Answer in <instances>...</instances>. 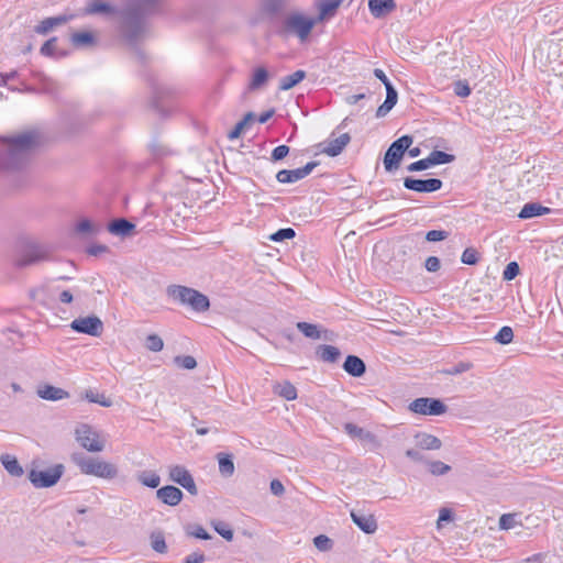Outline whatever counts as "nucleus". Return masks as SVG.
<instances>
[{
	"instance_id": "f257e3e1",
	"label": "nucleus",
	"mask_w": 563,
	"mask_h": 563,
	"mask_svg": "<svg viewBox=\"0 0 563 563\" xmlns=\"http://www.w3.org/2000/svg\"><path fill=\"white\" fill-rule=\"evenodd\" d=\"M163 0H130L120 10V31L126 43L136 45L146 36V19L162 12Z\"/></svg>"
},
{
	"instance_id": "f03ea898",
	"label": "nucleus",
	"mask_w": 563,
	"mask_h": 563,
	"mask_svg": "<svg viewBox=\"0 0 563 563\" xmlns=\"http://www.w3.org/2000/svg\"><path fill=\"white\" fill-rule=\"evenodd\" d=\"M8 147L0 154V166L7 170L24 167L32 147L35 145L33 133H22L14 137L3 139Z\"/></svg>"
},
{
	"instance_id": "7ed1b4c3",
	"label": "nucleus",
	"mask_w": 563,
	"mask_h": 563,
	"mask_svg": "<svg viewBox=\"0 0 563 563\" xmlns=\"http://www.w3.org/2000/svg\"><path fill=\"white\" fill-rule=\"evenodd\" d=\"M316 22L317 21L314 19L294 12L284 16L280 21H276L272 32L282 38L297 36L301 42H303L310 35Z\"/></svg>"
},
{
	"instance_id": "20e7f679",
	"label": "nucleus",
	"mask_w": 563,
	"mask_h": 563,
	"mask_svg": "<svg viewBox=\"0 0 563 563\" xmlns=\"http://www.w3.org/2000/svg\"><path fill=\"white\" fill-rule=\"evenodd\" d=\"M73 462L85 475H91L104 479H113L118 476V467L98 457L87 456L82 453L73 454Z\"/></svg>"
},
{
	"instance_id": "39448f33",
	"label": "nucleus",
	"mask_w": 563,
	"mask_h": 563,
	"mask_svg": "<svg viewBox=\"0 0 563 563\" xmlns=\"http://www.w3.org/2000/svg\"><path fill=\"white\" fill-rule=\"evenodd\" d=\"M167 295L181 305L189 306L196 312H205L210 307L209 298L190 287L170 285L167 287Z\"/></svg>"
},
{
	"instance_id": "423d86ee",
	"label": "nucleus",
	"mask_w": 563,
	"mask_h": 563,
	"mask_svg": "<svg viewBox=\"0 0 563 563\" xmlns=\"http://www.w3.org/2000/svg\"><path fill=\"white\" fill-rule=\"evenodd\" d=\"M412 142V136L402 135L389 145L384 156V167L387 172H394L399 167L404 154Z\"/></svg>"
},
{
	"instance_id": "0eeeda50",
	"label": "nucleus",
	"mask_w": 563,
	"mask_h": 563,
	"mask_svg": "<svg viewBox=\"0 0 563 563\" xmlns=\"http://www.w3.org/2000/svg\"><path fill=\"white\" fill-rule=\"evenodd\" d=\"M64 465L56 464L47 470H31L29 481L36 488H48L54 486L64 474Z\"/></svg>"
},
{
	"instance_id": "6e6552de",
	"label": "nucleus",
	"mask_w": 563,
	"mask_h": 563,
	"mask_svg": "<svg viewBox=\"0 0 563 563\" xmlns=\"http://www.w3.org/2000/svg\"><path fill=\"white\" fill-rule=\"evenodd\" d=\"M77 442L89 452H101L104 449V441L100 439L99 433L91 426L80 423L75 429Z\"/></svg>"
},
{
	"instance_id": "1a4fd4ad",
	"label": "nucleus",
	"mask_w": 563,
	"mask_h": 563,
	"mask_svg": "<svg viewBox=\"0 0 563 563\" xmlns=\"http://www.w3.org/2000/svg\"><path fill=\"white\" fill-rule=\"evenodd\" d=\"M290 0H260L258 12L268 22L271 30L276 21H280Z\"/></svg>"
},
{
	"instance_id": "9d476101",
	"label": "nucleus",
	"mask_w": 563,
	"mask_h": 563,
	"mask_svg": "<svg viewBox=\"0 0 563 563\" xmlns=\"http://www.w3.org/2000/svg\"><path fill=\"white\" fill-rule=\"evenodd\" d=\"M409 409L423 416H441L446 412V405L437 398L421 397L410 402Z\"/></svg>"
},
{
	"instance_id": "9b49d317",
	"label": "nucleus",
	"mask_w": 563,
	"mask_h": 563,
	"mask_svg": "<svg viewBox=\"0 0 563 563\" xmlns=\"http://www.w3.org/2000/svg\"><path fill=\"white\" fill-rule=\"evenodd\" d=\"M168 479L184 487L190 495H198V488L190 472L183 465L168 467Z\"/></svg>"
},
{
	"instance_id": "f8f14e48",
	"label": "nucleus",
	"mask_w": 563,
	"mask_h": 563,
	"mask_svg": "<svg viewBox=\"0 0 563 563\" xmlns=\"http://www.w3.org/2000/svg\"><path fill=\"white\" fill-rule=\"evenodd\" d=\"M344 431L353 439H358L364 448L368 451H376L380 448V441L371 431H367L355 423L347 422L344 424Z\"/></svg>"
},
{
	"instance_id": "ddd939ff",
	"label": "nucleus",
	"mask_w": 563,
	"mask_h": 563,
	"mask_svg": "<svg viewBox=\"0 0 563 563\" xmlns=\"http://www.w3.org/2000/svg\"><path fill=\"white\" fill-rule=\"evenodd\" d=\"M70 328L78 333L91 336H99L103 331L102 321L96 316L77 318L71 321Z\"/></svg>"
},
{
	"instance_id": "4468645a",
	"label": "nucleus",
	"mask_w": 563,
	"mask_h": 563,
	"mask_svg": "<svg viewBox=\"0 0 563 563\" xmlns=\"http://www.w3.org/2000/svg\"><path fill=\"white\" fill-rule=\"evenodd\" d=\"M317 166L318 162H309L300 168L282 169L276 174V179L280 184H294L310 175Z\"/></svg>"
},
{
	"instance_id": "2eb2a0df",
	"label": "nucleus",
	"mask_w": 563,
	"mask_h": 563,
	"mask_svg": "<svg viewBox=\"0 0 563 563\" xmlns=\"http://www.w3.org/2000/svg\"><path fill=\"white\" fill-rule=\"evenodd\" d=\"M442 186L443 183L439 178L416 179L406 177L404 179V187L416 192H434L440 190Z\"/></svg>"
},
{
	"instance_id": "dca6fc26",
	"label": "nucleus",
	"mask_w": 563,
	"mask_h": 563,
	"mask_svg": "<svg viewBox=\"0 0 563 563\" xmlns=\"http://www.w3.org/2000/svg\"><path fill=\"white\" fill-rule=\"evenodd\" d=\"M48 250L44 245L32 244L25 249L21 257L16 261L19 267H25L47 260Z\"/></svg>"
},
{
	"instance_id": "f3484780",
	"label": "nucleus",
	"mask_w": 563,
	"mask_h": 563,
	"mask_svg": "<svg viewBox=\"0 0 563 563\" xmlns=\"http://www.w3.org/2000/svg\"><path fill=\"white\" fill-rule=\"evenodd\" d=\"M183 492L173 485H166L156 490V498L165 505L177 506L183 500Z\"/></svg>"
},
{
	"instance_id": "a211bd4d",
	"label": "nucleus",
	"mask_w": 563,
	"mask_h": 563,
	"mask_svg": "<svg viewBox=\"0 0 563 563\" xmlns=\"http://www.w3.org/2000/svg\"><path fill=\"white\" fill-rule=\"evenodd\" d=\"M351 136L349 133H343L340 136L329 140L320 144L322 146L321 152L328 156L334 157L342 153L344 147L350 143Z\"/></svg>"
},
{
	"instance_id": "6ab92c4d",
	"label": "nucleus",
	"mask_w": 563,
	"mask_h": 563,
	"mask_svg": "<svg viewBox=\"0 0 563 563\" xmlns=\"http://www.w3.org/2000/svg\"><path fill=\"white\" fill-rule=\"evenodd\" d=\"M352 521L365 533H374L377 530V521L371 514L351 511Z\"/></svg>"
},
{
	"instance_id": "aec40b11",
	"label": "nucleus",
	"mask_w": 563,
	"mask_h": 563,
	"mask_svg": "<svg viewBox=\"0 0 563 563\" xmlns=\"http://www.w3.org/2000/svg\"><path fill=\"white\" fill-rule=\"evenodd\" d=\"M343 369L353 377H361L366 372V365L361 357L347 355L343 363Z\"/></svg>"
},
{
	"instance_id": "412c9836",
	"label": "nucleus",
	"mask_w": 563,
	"mask_h": 563,
	"mask_svg": "<svg viewBox=\"0 0 563 563\" xmlns=\"http://www.w3.org/2000/svg\"><path fill=\"white\" fill-rule=\"evenodd\" d=\"M269 79L267 69L263 66L253 69L250 82L247 85V91H257L266 86Z\"/></svg>"
},
{
	"instance_id": "4be33fe9",
	"label": "nucleus",
	"mask_w": 563,
	"mask_h": 563,
	"mask_svg": "<svg viewBox=\"0 0 563 563\" xmlns=\"http://www.w3.org/2000/svg\"><path fill=\"white\" fill-rule=\"evenodd\" d=\"M368 8L374 18H383L396 9L394 0H368Z\"/></svg>"
},
{
	"instance_id": "5701e85b",
	"label": "nucleus",
	"mask_w": 563,
	"mask_h": 563,
	"mask_svg": "<svg viewBox=\"0 0 563 563\" xmlns=\"http://www.w3.org/2000/svg\"><path fill=\"white\" fill-rule=\"evenodd\" d=\"M385 88H386V99L383 102V104H380L378 107V109L376 111L377 118L385 117L396 106L397 100H398V92L395 89V87L393 86V84L385 86Z\"/></svg>"
},
{
	"instance_id": "b1692460",
	"label": "nucleus",
	"mask_w": 563,
	"mask_h": 563,
	"mask_svg": "<svg viewBox=\"0 0 563 563\" xmlns=\"http://www.w3.org/2000/svg\"><path fill=\"white\" fill-rule=\"evenodd\" d=\"M134 228L135 225L124 218L115 219L108 224V231L118 236L130 235Z\"/></svg>"
},
{
	"instance_id": "393cba45",
	"label": "nucleus",
	"mask_w": 563,
	"mask_h": 563,
	"mask_svg": "<svg viewBox=\"0 0 563 563\" xmlns=\"http://www.w3.org/2000/svg\"><path fill=\"white\" fill-rule=\"evenodd\" d=\"M87 14H119L120 11L115 9V7L107 3L103 0H91L87 3L86 7Z\"/></svg>"
},
{
	"instance_id": "a878e982",
	"label": "nucleus",
	"mask_w": 563,
	"mask_h": 563,
	"mask_svg": "<svg viewBox=\"0 0 563 563\" xmlns=\"http://www.w3.org/2000/svg\"><path fill=\"white\" fill-rule=\"evenodd\" d=\"M317 357L325 363H336L341 356V352L336 346L321 344L316 350Z\"/></svg>"
},
{
	"instance_id": "bb28decb",
	"label": "nucleus",
	"mask_w": 563,
	"mask_h": 563,
	"mask_svg": "<svg viewBox=\"0 0 563 563\" xmlns=\"http://www.w3.org/2000/svg\"><path fill=\"white\" fill-rule=\"evenodd\" d=\"M37 395L45 400L57 401L69 397L68 391L52 385H45L37 390Z\"/></svg>"
},
{
	"instance_id": "cd10ccee",
	"label": "nucleus",
	"mask_w": 563,
	"mask_h": 563,
	"mask_svg": "<svg viewBox=\"0 0 563 563\" xmlns=\"http://www.w3.org/2000/svg\"><path fill=\"white\" fill-rule=\"evenodd\" d=\"M0 462L11 476L21 477L23 475V467L14 455L8 453L1 454Z\"/></svg>"
},
{
	"instance_id": "c85d7f7f",
	"label": "nucleus",
	"mask_w": 563,
	"mask_h": 563,
	"mask_svg": "<svg viewBox=\"0 0 563 563\" xmlns=\"http://www.w3.org/2000/svg\"><path fill=\"white\" fill-rule=\"evenodd\" d=\"M416 446L420 450H439L442 442L439 438L429 433H418L416 437Z\"/></svg>"
},
{
	"instance_id": "c756f323",
	"label": "nucleus",
	"mask_w": 563,
	"mask_h": 563,
	"mask_svg": "<svg viewBox=\"0 0 563 563\" xmlns=\"http://www.w3.org/2000/svg\"><path fill=\"white\" fill-rule=\"evenodd\" d=\"M550 212L548 207H544L538 202H529L526 203L520 210L518 217L520 219H531L534 217H540Z\"/></svg>"
},
{
	"instance_id": "7c9ffc66",
	"label": "nucleus",
	"mask_w": 563,
	"mask_h": 563,
	"mask_svg": "<svg viewBox=\"0 0 563 563\" xmlns=\"http://www.w3.org/2000/svg\"><path fill=\"white\" fill-rule=\"evenodd\" d=\"M306 78V71L305 70H296L295 73L284 76L279 80V90L286 91L291 88H294L296 85H298L301 80Z\"/></svg>"
},
{
	"instance_id": "2f4dec72",
	"label": "nucleus",
	"mask_w": 563,
	"mask_h": 563,
	"mask_svg": "<svg viewBox=\"0 0 563 563\" xmlns=\"http://www.w3.org/2000/svg\"><path fill=\"white\" fill-rule=\"evenodd\" d=\"M342 3V0H324L319 4V16L318 20H327L332 18L340 4Z\"/></svg>"
},
{
	"instance_id": "473e14b6",
	"label": "nucleus",
	"mask_w": 563,
	"mask_h": 563,
	"mask_svg": "<svg viewBox=\"0 0 563 563\" xmlns=\"http://www.w3.org/2000/svg\"><path fill=\"white\" fill-rule=\"evenodd\" d=\"M66 21H67V19L62 15L46 18L34 27V31L37 34L44 35V34H47L49 31H52L55 26L60 25V24L65 23Z\"/></svg>"
},
{
	"instance_id": "72a5a7b5",
	"label": "nucleus",
	"mask_w": 563,
	"mask_h": 563,
	"mask_svg": "<svg viewBox=\"0 0 563 563\" xmlns=\"http://www.w3.org/2000/svg\"><path fill=\"white\" fill-rule=\"evenodd\" d=\"M71 44L77 47H89L95 45L96 38L90 32H75L70 36Z\"/></svg>"
},
{
	"instance_id": "f704fd0d",
	"label": "nucleus",
	"mask_w": 563,
	"mask_h": 563,
	"mask_svg": "<svg viewBox=\"0 0 563 563\" xmlns=\"http://www.w3.org/2000/svg\"><path fill=\"white\" fill-rule=\"evenodd\" d=\"M219 462V472L224 477H230L234 473V463L233 459L230 454L219 453L218 454Z\"/></svg>"
},
{
	"instance_id": "c9c22d12",
	"label": "nucleus",
	"mask_w": 563,
	"mask_h": 563,
	"mask_svg": "<svg viewBox=\"0 0 563 563\" xmlns=\"http://www.w3.org/2000/svg\"><path fill=\"white\" fill-rule=\"evenodd\" d=\"M137 481L146 487L157 488L161 484V477L153 471L140 472L136 476Z\"/></svg>"
},
{
	"instance_id": "e433bc0d",
	"label": "nucleus",
	"mask_w": 563,
	"mask_h": 563,
	"mask_svg": "<svg viewBox=\"0 0 563 563\" xmlns=\"http://www.w3.org/2000/svg\"><path fill=\"white\" fill-rule=\"evenodd\" d=\"M275 391L286 400H295L297 398V389L289 382H284L282 384L276 385Z\"/></svg>"
},
{
	"instance_id": "4c0bfd02",
	"label": "nucleus",
	"mask_w": 563,
	"mask_h": 563,
	"mask_svg": "<svg viewBox=\"0 0 563 563\" xmlns=\"http://www.w3.org/2000/svg\"><path fill=\"white\" fill-rule=\"evenodd\" d=\"M296 327L306 338L313 340L321 338V332L317 324L301 321L297 322Z\"/></svg>"
},
{
	"instance_id": "58836bf2",
	"label": "nucleus",
	"mask_w": 563,
	"mask_h": 563,
	"mask_svg": "<svg viewBox=\"0 0 563 563\" xmlns=\"http://www.w3.org/2000/svg\"><path fill=\"white\" fill-rule=\"evenodd\" d=\"M76 232L82 235H96L100 232V227L95 225L88 219H82L76 224Z\"/></svg>"
},
{
	"instance_id": "ea45409f",
	"label": "nucleus",
	"mask_w": 563,
	"mask_h": 563,
	"mask_svg": "<svg viewBox=\"0 0 563 563\" xmlns=\"http://www.w3.org/2000/svg\"><path fill=\"white\" fill-rule=\"evenodd\" d=\"M85 399H87L89 402L98 404L107 408L112 406V400L106 397L104 394H99L91 389L85 393Z\"/></svg>"
},
{
	"instance_id": "a19ab883",
	"label": "nucleus",
	"mask_w": 563,
	"mask_h": 563,
	"mask_svg": "<svg viewBox=\"0 0 563 563\" xmlns=\"http://www.w3.org/2000/svg\"><path fill=\"white\" fill-rule=\"evenodd\" d=\"M429 158L431 161V165L434 166V165L452 163L455 159V156L452 154H448L445 152L435 150L429 154Z\"/></svg>"
},
{
	"instance_id": "79ce46f5",
	"label": "nucleus",
	"mask_w": 563,
	"mask_h": 563,
	"mask_svg": "<svg viewBox=\"0 0 563 563\" xmlns=\"http://www.w3.org/2000/svg\"><path fill=\"white\" fill-rule=\"evenodd\" d=\"M254 118L255 115L253 112L246 113L243 120L238 122L234 129L229 132L228 137L230 140L238 139L241 135L242 131L249 125V123L254 120Z\"/></svg>"
},
{
	"instance_id": "37998d69",
	"label": "nucleus",
	"mask_w": 563,
	"mask_h": 563,
	"mask_svg": "<svg viewBox=\"0 0 563 563\" xmlns=\"http://www.w3.org/2000/svg\"><path fill=\"white\" fill-rule=\"evenodd\" d=\"M151 547L154 551L158 553H165L167 551V544L165 541V537L163 532H152L151 537Z\"/></svg>"
},
{
	"instance_id": "c03bdc74",
	"label": "nucleus",
	"mask_w": 563,
	"mask_h": 563,
	"mask_svg": "<svg viewBox=\"0 0 563 563\" xmlns=\"http://www.w3.org/2000/svg\"><path fill=\"white\" fill-rule=\"evenodd\" d=\"M145 347L152 352H159L164 347V341L157 334H148L145 339Z\"/></svg>"
},
{
	"instance_id": "a18cd8bd",
	"label": "nucleus",
	"mask_w": 563,
	"mask_h": 563,
	"mask_svg": "<svg viewBox=\"0 0 563 563\" xmlns=\"http://www.w3.org/2000/svg\"><path fill=\"white\" fill-rule=\"evenodd\" d=\"M150 150L152 154L156 157H163L166 155H169L172 152L168 148L167 145H165L163 142H161L157 139H154L150 144Z\"/></svg>"
},
{
	"instance_id": "49530a36",
	"label": "nucleus",
	"mask_w": 563,
	"mask_h": 563,
	"mask_svg": "<svg viewBox=\"0 0 563 563\" xmlns=\"http://www.w3.org/2000/svg\"><path fill=\"white\" fill-rule=\"evenodd\" d=\"M296 232L292 228H283L271 234L269 239L274 242H283L295 238Z\"/></svg>"
},
{
	"instance_id": "de8ad7c7",
	"label": "nucleus",
	"mask_w": 563,
	"mask_h": 563,
	"mask_svg": "<svg viewBox=\"0 0 563 563\" xmlns=\"http://www.w3.org/2000/svg\"><path fill=\"white\" fill-rule=\"evenodd\" d=\"M495 341L499 344H509L514 340V331L510 327H503L495 335Z\"/></svg>"
},
{
	"instance_id": "09e8293b",
	"label": "nucleus",
	"mask_w": 563,
	"mask_h": 563,
	"mask_svg": "<svg viewBox=\"0 0 563 563\" xmlns=\"http://www.w3.org/2000/svg\"><path fill=\"white\" fill-rule=\"evenodd\" d=\"M174 362L178 367L185 369H194L197 366V361L191 355H178L174 358Z\"/></svg>"
},
{
	"instance_id": "8fccbe9b",
	"label": "nucleus",
	"mask_w": 563,
	"mask_h": 563,
	"mask_svg": "<svg viewBox=\"0 0 563 563\" xmlns=\"http://www.w3.org/2000/svg\"><path fill=\"white\" fill-rule=\"evenodd\" d=\"M517 514H504L499 518V528L501 530H510L515 528L518 522L516 520Z\"/></svg>"
},
{
	"instance_id": "3c124183",
	"label": "nucleus",
	"mask_w": 563,
	"mask_h": 563,
	"mask_svg": "<svg viewBox=\"0 0 563 563\" xmlns=\"http://www.w3.org/2000/svg\"><path fill=\"white\" fill-rule=\"evenodd\" d=\"M479 260L478 252L474 247H467L464 250L461 261L466 265H475Z\"/></svg>"
},
{
	"instance_id": "603ef678",
	"label": "nucleus",
	"mask_w": 563,
	"mask_h": 563,
	"mask_svg": "<svg viewBox=\"0 0 563 563\" xmlns=\"http://www.w3.org/2000/svg\"><path fill=\"white\" fill-rule=\"evenodd\" d=\"M313 544L319 551L324 552L329 551L332 548L333 542L329 537L324 534H319L313 538Z\"/></svg>"
},
{
	"instance_id": "864d4df0",
	"label": "nucleus",
	"mask_w": 563,
	"mask_h": 563,
	"mask_svg": "<svg viewBox=\"0 0 563 563\" xmlns=\"http://www.w3.org/2000/svg\"><path fill=\"white\" fill-rule=\"evenodd\" d=\"M520 273V267L517 262H510L507 264V266L504 269L503 278L504 280H512L515 279Z\"/></svg>"
},
{
	"instance_id": "5fc2aeb1",
	"label": "nucleus",
	"mask_w": 563,
	"mask_h": 563,
	"mask_svg": "<svg viewBox=\"0 0 563 563\" xmlns=\"http://www.w3.org/2000/svg\"><path fill=\"white\" fill-rule=\"evenodd\" d=\"M471 367L472 364L468 362H459L457 364H454L453 366L445 368L443 373L446 375L454 376L467 372Z\"/></svg>"
},
{
	"instance_id": "6e6d98bb",
	"label": "nucleus",
	"mask_w": 563,
	"mask_h": 563,
	"mask_svg": "<svg viewBox=\"0 0 563 563\" xmlns=\"http://www.w3.org/2000/svg\"><path fill=\"white\" fill-rule=\"evenodd\" d=\"M450 470H451V467L441 461H433V462L429 463V472L432 475H444Z\"/></svg>"
},
{
	"instance_id": "4d7b16f0",
	"label": "nucleus",
	"mask_w": 563,
	"mask_h": 563,
	"mask_svg": "<svg viewBox=\"0 0 563 563\" xmlns=\"http://www.w3.org/2000/svg\"><path fill=\"white\" fill-rule=\"evenodd\" d=\"M214 530L227 541L233 539V530L224 522L218 521L213 525Z\"/></svg>"
},
{
	"instance_id": "13d9d810",
	"label": "nucleus",
	"mask_w": 563,
	"mask_h": 563,
	"mask_svg": "<svg viewBox=\"0 0 563 563\" xmlns=\"http://www.w3.org/2000/svg\"><path fill=\"white\" fill-rule=\"evenodd\" d=\"M432 165H431V161L428 157L426 158H422V159H419L417 162H413L411 163L410 165L407 166V170L409 172H421V170H426L428 168H430Z\"/></svg>"
},
{
	"instance_id": "bf43d9fd",
	"label": "nucleus",
	"mask_w": 563,
	"mask_h": 563,
	"mask_svg": "<svg viewBox=\"0 0 563 563\" xmlns=\"http://www.w3.org/2000/svg\"><path fill=\"white\" fill-rule=\"evenodd\" d=\"M454 93L459 97L465 98L471 95V88L465 80H457L454 84Z\"/></svg>"
},
{
	"instance_id": "052dcab7",
	"label": "nucleus",
	"mask_w": 563,
	"mask_h": 563,
	"mask_svg": "<svg viewBox=\"0 0 563 563\" xmlns=\"http://www.w3.org/2000/svg\"><path fill=\"white\" fill-rule=\"evenodd\" d=\"M449 236V232L445 230H431L426 234V240L428 242H438L443 241Z\"/></svg>"
},
{
	"instance_id": "680f3d73",
	"label": "nucleus",
	"mask_w": 563,
	"mask_h": 563,
	"mask_svg": "<svg viewBox=\"0 0 563 563\" xmlns=\"http://www.w3.org/2000/svg\"><path fill=\"white\" fill-rule=\"evenodd\" d=\"M57 37H51L41 47L40 52L44 56H53L56 48Z\"/></svg>"
},
{
	"instance_id": "e2e57ef3",
	"label": "nucleus",
	"mask_w": 563,
	"mask_h": 563,
	"mask_svg": "<svg viewBox=\"0 0 563 563\" xmlns=\"http://www.w3.org/2000/svg\"><path fill=\"white\" fill-rule=\"evenodd\" d=\"M289 153V147L287 145H278L276 146L271 155V159L273 162H278L285 158Z\"/></svg>"
},
{
	"instance_id": "0e129e2a",
	"label": "nucleus",
	"mask_w": 563,
	"mask_h": 563,
	"mask_svg": "<svg viewBox=\"0 0 563 563\" xmlns=\"http://www.w3.org/2000/svg\"><path fill=\"white\" fill-rule=\"evenodd\" d=\"M424 267L430 273H435L441 267V262L437 256H429L424 262Z\"/></svg>"
},
{
	"instance_id": "69168bd1",
	"label": "nucleus",
	"mask_w": 563,
	"mask_h": 563,
	"mask_svg": "<svg viewBox=\"0 0 563 563\" xmlns=\"http://www.w3.org/2000/svg\"><path fill=\"white\" fill-rule=\"evenodd\" d=\"M190 536L201 539V540H209L211 539V536L201 527L196 526L191 531L188 532Z\"/></svg>"
},
{
	"instance_id": "338daca9",
	"label": "nucleus",
	"mask_w": 563,
	"mask_h": 563,
	"mask_svg": "<svg viewBox=\"0 0 563 563\" xmlns=\"http://www.w3.org/2000/svg\"><path fill=\"white\" fill-rule=\"evenodd\" d=\"M269 488L272 494L275 496H282L285 492L284 485L279 479H273Z\"/></svg>"
},
{
	"instance_id": "774afa93",
	"label": "nucleus",
	"mask_w": 563,
	"mask_h": 563,
	"mask_svg": "<svg viewBox=\"0 0 563 563\" xmlns=\"http://www.w3.org/2000/svg\"><path fill=\"white\" fill-rule=\"evenodd\" d=\"M205 561V554L201 552H194L187 555L184 563H202Z\"/></svg>"
}]
</instances>
